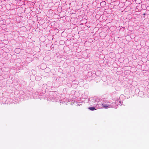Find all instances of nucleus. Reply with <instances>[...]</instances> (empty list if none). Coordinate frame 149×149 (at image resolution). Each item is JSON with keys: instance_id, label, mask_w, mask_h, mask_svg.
<instances>
[{"instance_id": "obj_1", "label": "nucleus", "mask_w": 149, "mask_h": 149, "mask_svg": "<svg viewBox=\"0 0 149 149\" xmlns=\"http://www.w3.org/2000/svg\"><path fill=\"white\" fill-rule=\"evenodd\" d=\"M102 105L103 106V107L104 108H107L109 107V105L107 104H102Z\"/></svg>"}, {"instance_id": "obj_2", "label": "nucleus", "mask_w": 149, "mask_h": 149, "mask_svg": "<svg viewBox=\"0 0 149 149\" xmlns=\"http://www.w3.org/2000/svg\"><path fill=\"white\" fill-rule=\"evenodd\" d=\"M88 109L91 110H92V111H93V110H94L95 109H95V108L94 107H90L88 108Z\"/></svg>"}, {"instance_id": "obj_3", "label": "nucleus", "mask_w": 149, "mask_h": 149, "mask_svg": "<svg viewBox=\"0 0 149 149\" xmlns=\"http://www.w3.org/2000/svg\"><path fill=\"white\" fill-rule=\"evenodd\" d=\"M18 49H15V51H16Z\"/></svg>"}, {"instance_id": "obj_4", "label": "nucleus", "mask_w": 149, "mask_h": 149, "mask_svg": "<svg viewBox=\"0 0 149 149\" xmlns=\"http://www.w3.org/2000/svg\"><path fill=\"white\" fill-rule=\"evenodd\" d=\"M146 15L145 13H144V14H143V15Z\"/></svg>"}]
</instances>
